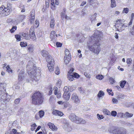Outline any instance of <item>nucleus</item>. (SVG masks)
I'll use <instances>...</instances> for the list:
<instances>
[{
  "label": "nucleus",
  "instance_id": "nucleus-17",
  "mask_svg": "<svg viewBox=\"0 0 134 134\" xmlns=\"http://www.w3.org/2000/svg\"><path fill=\"white\" fill-rule=\"evenodd\" d=\"M61 18L62 20H64V19H68L69 18L65 14V12H62L61 13Z\"/></svg>",
  "mask_w": 134,
  "mask_h": 134
},
{
  "label": "nucleus",
  "instance_id": "nucleus-48",
  "mask_svg": "<svg viewBox=\"0 0 134 134\" xmlns=\"http://www.w3.org/2000/svg\"><path fill=\"white\" fill-rule=\"evenodd\" d=\"M16 27L15 26H13L12 29L10 30V32L11 33L14 32V31L16 30Z\"/></svg>",
  "mask_w": 134,
  "mask_h": 134
},
{
  "label": "nucleus",
  "instance_id": "nucleus-33",
  "mask_svg": "<svg viewBox=\"0 0 134 134\" xmlns=\"http://www.w3.org/2000/svg\"><path fill=\"white\" fill-rule=\"evenodd\" d=\"M96 78L99 80H102L104 78V76L103 75H97Z\"/></svg>",
  "mask_w": 134,
  "mask_h": 134
},
{
  "label": "nucleus",
  "instance_id": "nucleus-20",
  "mask_svg": "<svg viewBox=\"0 0 134 134\" xmlns=\"http://www.w3.org/2000/svg\"><path fill=\"white\" fill-rule=\"evenodd\" d=\"M55 24V22L54 20V18H52L51 19V21L50 23V26L51 28L54 27Z\"/></svg>",
  "mask_w": 134,
  "mask_h": 134
},
{
  "label": "nucleus",
  "instance_id": "nucleus-51",
  "mask_svg": "<svg viewBox=\"0 0 134 134\" xmlns=\"http://www.w3.org/2000/svg\"><path fill=\"white\" fill-rule=\"evenodd\" d=\"M60 70L59 68L57 67L56 68L55 71V73L57 75H58L59 74Z\"/></svg>",
  "mask_w": 134,
  "mask_h": 134
},
{
  "label": "nucleus",
  "instance_id": "nucleus-52",
  "mask_svg": "<svg viewBox=\"0 0 134 134\" xmlns=\"http://www.w3.org/2000/svg\"><path fill=\"white\" fill-rule=\"evenodd\" d=\"M34 28L33 27H31L30 28V34H35Z\"/></svg>",
  "mask_w": 134,
  "mask_h": 134
},
{
  "label": "nucleus",
  "instance_id": "nucleus-35",
  "mask_svg": "<svg viewBox=\"0 0 134 134\" xmlns=\"http://www.w3.org/2000/svg\"><path fill=\"white\" fill-rule=\"evenodd\" d=\"M31 130L32 131H34L36 127L37 126V125H36L34 123L31 125Z\"/></svg>",
  "mask_w": 134,
  "mask_h": 134
},
{
  "label": "nucleus",
  "instance_id": "nucleus-43",
  "mask_svg": "<svg viewBox=\"0 0 134 134\" xmlns=\"http://www.w3.org/2000/svg\"><path fill=\"white\" fill-rule=\"evenodd\" d=\"M97 116L98 119L99 120H101L104 118V116L103 115H100L98 114H97Z\"/></svg>",
  "mask_w": 134,
  "mask_h": 134
},
{
  "label": "nucleus",
  "instance_id": "nucleus-15",
  "mask_svg": "<svg viewBox=\"0 0 134 134\" xmlns=\"http://www.w3.org/2000/svg\"><path fill=\"white\" fill-rule=\"evenodd\" d=\"M77 116H76L74 114L72 113L70 115L69 118L71 121L74 122Z\"/></svg>",
  "mask_w": 134,
  "mask_h": 134
},
{
  "label": "nucleus",
  "instance_id": "nucleus-47",
  "mask_svg": "<svg viewBox=\"0 0 134 134\" xmlns=\"http://www.w3.org/2000/svg\"><path fill=\"white\" fill-rule=\"evenodd\" d=\"M89 1L90 2V5L92 6H94V3L96 2L97 1L93 0H89Z\"/></svg>",
  "mask_w": 134,
  "mask_h": 134
},
{
  "label": "nucleus",
  "instance_id": "nucleus-56",
  "mask_svg": "<svg viewBox=\"0 0 134 134\" xmlns=\"http://www.w3.org/2000/svg\"><path fill=\"white\" fill-rule=\"evenodd\" d=\"M118 97L121 98L122 99H124L125 98V96L124 94L120 93L118 95Z\"/></svg>",
  "mask_w": 134,
  "mask_h": 134
},
{
  "label": "nucleus",
  "instance_id": "nucleus-7",
  "mask_svg": "<svg viewBox=\"0 0 134 134\" xmlns=\"http://www.w3.org/2000/svg\"><path fill=\"white\" fill-rule=\"evenodd\" d=\"M124 22V20L122 19H118L115 25V27L117 30L119 31H121L123 29V27L125 24H123Z\"/></svg>",
  "mask_w": 134,
  "mask_h": 134
},
{
  "label": "nucleus",
  "instance_id": "nucleus-60",
  "mask_svg": "<svg viewBox=\"0 0 134 134\" xmlns=\"http://www.w3.org/2000/svg\"><path fill=\"white\" fill-rule=\"evenodd\" d=\"M51 129L53 131H56L57 130V128L56 127L54 126V127L53 126V127H51Z\"/></svg>",
  "mask_w": 134,
  "mask_h": 134
},
{
  "label": "nucleus",
  "instance_id": "nucleus-61",
  "mask_svg": "<svg viewBox=\"0 0 134 134\" xmlns=\"http://www.w3.org/2000/svg\"><path fill=\"white\" fill-rule=\"evenodd\" d=\"M74 69L73 68H72L70 69V70L68 72L69 74H71L74 71Z\"/></svg>",
  "mask_w": 134,
  "mask_h": 134
},
{
  "label": "nucleus",
  "instance_id": "nucleus-8",
  "mask_svg": "<svg viewBox=\"0 0 134 134\" xmlns=\"http://www.w3.org/2000/svg\"><path fill=\"white\" fill-rule=\"evenodd\" d=\"M112 133L115 134H126V130L123 128H117L112 131Z\"/></svg>",
  "mask_w": 134,
  "mask_h": 134
},
{
  "label": "nucleus",
  "instance_id": "nucleus-2",
  "mask_svg": "<svg viewBox=\"0 0 134 134\" xmlns=\"http://www.w3.org/2000/svg\"><path fill=\"white\" fill-rule=\"evenodd\" d=\"M33 70H34L32 71H28V73L30 75L32 79L37 81H38L40 78L41 70L34 65L33 66Z\"/></svg>",
  "mask_w": 134,
  "mask_h": 134
},
{
  "label": "nucleus",
  "instance_id": "nucleus-57",
  "mask_svg": "<svg viewBox=\"0 0 134 134\" xmlns=\"http://www.w3.org/2000/svg\"><path fill=\"white\" fill-rule=\"evenodd\" d=\"M58 111L56 110H54L52 112V114L56 115H57L58 112Z\"/></svg>",
  "mask_w": 134,
  "mask_h": 134
},
{
  "label": "nucleus",
  "instance_id": "nucleus-54",
  "mask_svg": "<svg viewBox=\"0 0 134 134\" xmlns=\"http://www.w3.org/2000/svg\"><path fill=\"white\" fill-rule=\"evenodd\" d=\"M132 60L130 58H127V59L126 62L127 64H130L131 63Z\"/></svg>",
  "mask_w": 134,
  "mask_h": 134
},
{
  "label": "nucleus",
  "instance_id": "nucleus-37",
  "mask_svg": "<svg viewBox=\"0 0 134 134\" xmlns=\"http://www.w3.org/2000/svg\"><path fill=\"white\" fill-rule=\"evenodd\" d=\"M74 77L78 78L80 77V75L77 73L76 72H73L72 74Z\"/></svg>",
  "mask_w": 134,
  "mask_h": 134
},
{
  "label": "nucleus",
  "instance_id": "nucleus-46",
  "mask_svg": "<svg viewBox=\"0 0 134 134\" xmlns=\"http://www.w3.org/2000/svg\"><path fill=\"white\" fill-rule=\"evenodd\" d=\"M109 81L110 83L111 84H113V83H114L115 82L114 79L111 77H110L109 78Z\"/></svg>",
  "mask_w": 134,
  "mask_h": 134
},
{
  "label": "nucleus",
  "instance_id": "nucleus-6",
  "mask_svg": "<svg viewBox=\"0 0 134 134\" xmlns=\"http://www.w3.org/2000/svg\"><path fill=\"white\" fill-rule=\"evenodd\" d=\"M46 60L48 63L47 66L50 72H51L54 70V61L51 56H49L46 58Z\"/></svg>",
  "mask_w": 134,
  "mask_h": 134
},
{
  "label": "nucleus",
  "instance_id": "nucleus-50",
  "mask_svg": "<svg viewBox=\"0 0 134 134\" xmlns=\"http://www.w3.org/2000/svg\"><path fill=\"white\" fill-rule=\"evenodd\" d=\"M117 114V112L116 111H112L111 113V115L114 117Z\"/></svg>",
  "mask_w": 134,
  "mask_h": 134
},
{
  "label": "nucleus",
  "instance_id": "nucleus-29",
  "mask_svg": "<svg viewBox=\"0 0 134 134\" xmlns=\"http://www.w3.org/2000/svg\"><path fill=\"white\" fill-rule=\"evenodd\" d=\"M68 79L70 81H73L74 80V77L73 75L69 74L68 75Z\"/></svg>",
  "mask_w": 134,
  "mask_h": 134
},
{
  "label": "nucleus",
  "instance_id": "nucleus-41",
  "mask_svg": "<svg viewBox=\"0 0 134 134\" xmlns=\"http://www.w3.org/2000/svg\"><path fill=\"white\" fill-rule=\"evenodd\" d=\"M129 11V9L127 8H124L122 11L123 13L127 14Z\"/></svg>",
  "mask_w": 134,
  "mask_h": 134
},
{
  "label": "nucleus",
  "instance_id": "nucleus-14",
  "mask_svg": "<svg viewBox=\"0 0 134 134\" xmlns=\"http://www.w3.org/2000/svg\"><path fill=\"white\" fill-rule=\"evenodd\" d=\"M71 94L68 92H64L63 95L64 99L65 100H68L70 98Z\"/></svg>",
  "mask_w": 134,
  "mask_h": 134
},
{
  "label": "nucleus",
  "instance_id": "nucleus-49",
  "mask_svg": "<svg viewBox=\"0 0 134 134\" xmlns=\"http://www.w3.org/2000/svg\"><path fill=\"white\" fill-rule=\"evenodd\" d=\"M87 11L84 9H83L82 10L81 13H82L81 15L84 16L85 15L87 14Z\"/></svg>",
  "mask_w": 134,
  "mask_h": 134
},
{
  "label": "nucleus",
  "instance_id": "nucleus-19",
  "mask_svg": "<svg viewBox=\"0 0 134 134\" xmlns=\"http://www.w3.org/2000/svg\"><path fill=\"white\" fill-rule=\"evenodd\" d=\"M103 112L104 114L108 115H111V113L110 111L106 109H104L103 110Z\"/></svg>",
  "mask_w": 134,
  "mask_h": 134
},
{
  "label": "nucleus",
  "instance_id": "nucleus-34",
  "mask_svg": "<svg viewBox=\"0 0 134 134\" xmlns=\"http://www.w3.org/2000/svg\"><path fill=\"white\" fill-rule=\"evenodd\" d=\"M20 45L22 47H24L27 46V44L26 42H22L20 43Z\"/></svg>",
  "mask_w": 134,
  "mask_h": 134
},
{
  "label": "nucleus",
  "instance_id": "nucleus-32",
  "mask_svg": "<svg viewBox=\"0 0 134 134\" xmlns=\"http://www.w3.org/2000/svg\"><path fill=\"white\" fill-rule=\"evenodd\" d=\"M15 37L18 41H19L21 40V36L18 34H16L15 35Z\"/></svg>",
  "mask_w": 134,
  "mask_h": 134
},
{
  "label": "nucleus",
  "instance_id": "nucleus-26",
  "mask_svg": "<svg viewBox=\"0 0 134 134\" xmlns=\"http://www.w3.org/2000/svg\"><path fill=\"white\" fill-rule=\"evenodd\" d=\"M6 71L9 73H12V70L11 69L9 65H8L5 67Z\"/></svg>",
  "mask_w": 134,
  "mask_h": 134
},
{
  "label": "nucleus",
  "instance_id": "nucleus-62",
  "mask_svg": "<svg viewBox=\"0 0 134 134\" xmlns=\"http://www.w3.org/2000/svg\"><path fill=\"white\" fill-rule=\"evenodd\" d=\"M19 102L20 100L19 99H16L14 101V103L16 104H18L19 103Z\"/></svg>",
  "mask_w": 134,
  "mask_h": 134
},
{
  "label": "nucleus",
  "instance_id": "nucleus-3",
  "mask_svg": "<svg viewBox=\"0 0 134 134\" xmlns=\"http://www.w3.org/2000/svg\"><path fill=\"white\" fill-rule=\"evenodd\" d=\"M32 103L34 105L41 104L43 102L42 96L39 92H36L34 93L32 96Z\"/></svg>",
  "mask_w": 134,
  "mask_h": 134
},
{
  "label": "nucleus",
  "instance_id": "nucleus-4",
  "mask_svg": "<svg viewBox=\"0 0 134 134\" xmlns=\"http://www.w3.org/2000/svg\"><path fill=\"white\" fill-rule=\"evenodd\" d=\"M5 89L4 86V84L0 83V98L4 100L6 103L11 99V96L7 94H5Z\"/></svg>",
  "mask_w": 134,
  "mask_h": 134
},
{
  "label": "nucleus",
  "instance_id": "nucleus-9",
  "mask_svg": "<svg viewBox=\"0 0 134 134\" xmlns=\"http://www.w3.org/2000/svg\"><path fill=\"white\" fill-rule=\"evenodd\" d=\"M71 100L73 102L77 104L79 103L80 101V99L79 98L77 94L75 93H74L72 94Z\"/></svg>",
  "mask_w": 134,
  "mask_h": 134
},
{
  "label": "nucleus",
  "instance_id": "nucleus-39",
  "mask_svg": "<svg viewBox=\"0 0 134 134\" xmlns=\"http://www.w3.org/2000/svg\"><path fill=\"white\" fill-rule=\"evenodd\" d=\"M30 14L31 17H33L32 19L35 18V11L34 10H32L30 13Z\"/></svg>",
  "mask_w": 134,
  "mask_h": 134
},
{
  "label": "nucleus",
  "instance_id": "nucleus-28",
  "mask_svg": "<svg viewBox=\"0 0 134 134\" xmlns=\"http://www.w3.org/2000/svg\"><path fill=\"white\" fill-rule=\"evenodd\" d=\"M96 15L97 14L96 13H95L91 17L90 20L92 22L93 21L95 20L96 16Z\"/></svg>",
  "mask_w": 134,
  "mask_h": 134
},
{
  "label": "nucleus",
  "instance_id": "nucleus-36",
  "mask_svg": "<svg viewBox=\"0 0 134 134\" xmlns=\"http://www.w3.org/2000/svg\"><path fill=\"white\" fill-rule=\"evenodd\" d=\"M62 83L61 81L60 80H58L56 83V85L58 87H60Z\"/></svg>",
  "mask_w": 134,
  "mask_h": 134
},
{
  "label": "nucleus",
  "instance_id": "nucleus-53",
  "mask_svg": "<svg viewBox=\"0 0 134 134\" xmlns=\"http://www.w3.org/2000/svg\"><path fill=\"white\" fill-rule=\"evenodd\" d=\"M56 45L57 47H61L62 46V43L59 42H57L56 43Z\"/></svg>",
  "mask_w": 134,
  "mask_h": 134
},
{
  "label": "nucleus",
  "instance_id": "nucleus-59",
  "mask_svg": "<svg viewBox=\"0 0 134 134\" xmlns=\"http://www.w3.org/2000/svg\"><path fill=\"white\" fill-rule=\"evenodd\" d=\"M13 88H14L16 89H19L20 88V87L19 86H18L16 85H14L13 86Z\"/></svg>",
  "mask_w": 134,
  "mask_h": 134
},
{
  "label": "nucleus",
  "instance_id": "nucleus-18",
  "mask_svg": "<svg viewBox=\"0 0 134 134\" xmlns=\"http://www.w3.org/2000/svg\"><path fill=\"white\" fill-rule=\"evenodd\" d=\"M133 115V114L130 113L128 112H126L124 114V116L126 118H129L132 117Z\"/></svg>",
  "mask_w": 134,
  "mask_h": 134
},
{
  "label": "nucleus",
  "instance_id": "nucleus-23",
  "mask_svg": "<svg viewBox=\"0 0 134 134\" xmlns=\"http://www.w3.org/2000/svg\"><path fill=\"white\" fill-rule=\"evenodd\" d=\"M27 48L28 51L30 52H32L34 51V47L32 45H28Z\"/></svg>",
  "mask_w": 134,
  "mask_h": 134
},
{
  "label": "nucleus",
  "instance_id": "nucleus-10",
  "mask_svg": "<svg viewBox=\"0 0 134 134\" xmlns=\"http://www.w3.org/2000/svg\"><path fill=\"white\" fill-rule=\"evenodd\" d=\"M24 70L20 71L18 75V80L19 82H23L24 78Z\"/></svg>",
  "mask_w": 134,
  "mask_h": 134
},
{
  "label": "nucleus",
  "instance_id": "nucleus-22",
  "mask_svg": "<svg viewBox=\"0 0 134 134\" xmlns=\"http://www.w3.org/2000/svg\"><path fill=\"white\" fill-rule=\"evenodd\" d=\"M111 7L112 8L115 7L116 6V3L115 0H111Z\"/></svg>",
  "mask_w": 134,
  "mask_h": 134
},
{
  "label": "nucleus",
  "instance_id": "nucleus-5",
  "mask_svg": "<svg viewBox=\"0 0 134 134\" xmlns=\"http://www.w3.org/2000/svg\"><path fill=\"white\" fill-rule=\"evenodd\" d=\"M12 11L11 7L8 5L5 6L2 5L0 7V17L4 15H9Z\"/></svg>",
  "mask_w": 134,
  "mask_h": 134
},
{
  "label": "nucleus",
  "instance_id": "nucleus-13",
  "mask_svg": "<svg viewBox=\"0 0 134 134\" xmlns=\"http://www.w3.org/2000/svg\"><path fill=\"white\" fill-rule=\"evenodd\" d=\"M64 128L66 131L68 132L71 131L72 130V128L68 123L65 124Z\"/></svg>",
  "mask_w": 134,
  "mask_h": 134
},
{
  "label": "nucleus",
  "instance_id": "nucleus-64",
  "mask_svg": "<svg viewBox=\"0 0 134 134\" xmlns=\"http://www.w3.org/2000/svg\"><path fill=\"white\" fill-rule=\"evenodd\" d=\"M63 114L62 112L58 111V112L57 115L62 116L63 115Z\"/></svg>",
  "mask_w": 134,
  "mask_h": 134
},
{
  "label": "nucleus",
  "instance_id": "nucleus-25",
  "mask_svg": "<svg viewBox=\"0 0 134 134\" xmlns=\"http://www.w3.org/2000/svg\"><path fill=\"white\" fill-rule=\"evenodd\" d=\"M104 92L102 91H100L97 95V96L99 98H100L104 96Z\"/></svg>",
  "mask_w": 134,
  "mask_h": 134
},
{
  "label": "nucleus",
  "instance_id": "nucleus-27",
  "mask_svg": "<svg viewBox=\"0 0 134 134\" xmlns=\"http://www.w3.org/2000/svg\"><path fill=\"white\" fill-rule=\"evenodd\" d=\"M22 36L24 38L27 40L30 39V35L29 34H22Z\"/></svg>",
  "mask_w": 134,
  "mask_h": 134
},
{
  "label": "nucleus",
  "instance_id": "nucleus-12",
  "mask_svg": "<svg viewBox=\"0 0 134 134\" xmlns=\"http://www.w3.org/2000/svg\"><path fill=\"white\" fill-rule=\"evenodd\" d=\"M60 36V34H50V38L52 40L55 41L57 38Z\"/></svg>",
  "mask_w": 134,
  "mask_h": 134
},
{
  "label": "nucleus",
  "instance_id": "nucleus-58",
  "mask_svg": "<svg viewBox=\"0 0 134 134\" xmlns=\"http://www.w3.org/2000/svg\"><path fill=\"white\" fill-rule=\"evenodd\" d=\"M54 93L55 95H56L58 93V88L56 87H54Z\"/></svg>",
  "mask_w": 134,
  "mask_h": 134
},
{
  "label": "nucleus",
  "instance_id": "nucleus-45",
  "mask_svg": "<svg viewBox=\"0 0 134 134\" xmlns=\"http://www.w3.org/2000/svg\"><path fill=\"white\" fill-rule=\"evenodd\" d=\"M63 90L64 92H68L69 91V88L67 86H65L64 87Z\"/></svg>",
  "mask_w": 134,
  "mask_h": 134
},
{
  "label": "nucleus",
  "instance_id": "nucleus-42",
  "mask_svg": "<svg viewBox=\"0 0 134 134\" xmlns=\"http://www.w3.org/2000/svg\"><path fill=\"white\" fill-rule=\"evenodd\" d=\"M25 16L24 15H21L19 16V19L21 21H22L24 19Z\"/></svg>",
  "mask_w": 134,
  "mask_h": 134
},
{
  "label": "nucleus",
  "instance_id": "nucleus-11",
  "mask_svg": "<svg viewBox=\"0 0 134 134\" xmlns=\"http://www.w3.org/2000/svg\"><path fill=\"white\" fill-rule=\"evenodd\" d=\"M74 122L77 124L81 123L84 124L86 123V121L81 118H79L77 116Z\"/></svg>",
  "mask_w": 134,
  "mask_h": 134
},
{
  "label": "nucleus",
  "instance_id": "nucleus-44",
  "mask_svg": "<svg viewBox=\"0 0 134 134\" xmlns=\"http://www.w3.org/2000/svg\"><path fill=\"white\" fill-rule=\"evenodd\" d=\"M107 91L108 92L109 95H111L112 96L113 95V93L112 92V90L111 89H107Z\"/></svg>",
  "mask_w": 134,
  "mask_h": 134
},
{
  "label": "nucleus",
  "instance_id": "nucleus-38",
  "mask_svg": "<svg viewBox=\"0 0 134 134\" xmlns=\"http://www.w3.org/2000/svg\"><path fill=\"white\" fill-rule=\"evenodd\" d=\"M124 115V113L120 112L118 113L117 116L118 117L123 118Z\"/></svg>",
  "mask_w": 134,
  "mask_h": 134
},
{
  "label": "nucleus",
  "instance_id": "nucleus-30",
  "mask_svg": "<svg viewBox=\"0 0 134 134\" xmlns=\"http://www.w3.org/2000/svg\"><path fill=\"white\" fill-rule=\"evenodd\" d=\"M44 112L42 110L38 112V115L40 118H42L44 116Z\"/></svg>",
  "mask_w": 134,
  "mask_h": 134
},
{
  "label": "nucleus",
  "instance_id": "nucleus-16",
  "mask_svg": "<svg viewBox=\"0 0 134 134\" xmlns=\"http://www.w3.org/2000/svg\"><path fill=\"white\" fill-rule=\"evenodd\" d=\"M42 56L44 57H47L49 56H51L48 54V52L46 50H43L42 51Z\"/></svg>",
  "mask_w": 134,
  "mask_h": 134
},
{
  "label": "nucleus",
  "instance_id": "nucleus-55",
  "mask_svg": "<svg viewBox=\"0 0 134 134\" xmlns=\"http://www.w3.org/2000/svg\"><path fill=\"white\" fill-rule=\"evenodd\" d=\"M48 125L51 129V127H53V126L54 127V126H55L53 124L50 122L48 123Z\"/></svg>",
  "mask_w": 134,
  "mask_h": 134
},
{
  "label": "nucleus",
  "instance_id": "nucleus-31",
  "mask_svg": "<svg viewBox=\"0 0 134 134\" xmlns=\"http://www.w3.org/2000/svg\"><path fill=\"white\" fill-rule=\"evenodd\" d=\"M30 35V38H31L33 40H36V38L35 36V34H29Z\"/></svg>",
  "mask_w": 134,
  "mask_h": 134
},
{
  "label": "nucleus",
  "instance_id": "nucleus-21",
  "mask_svg": "<svg viewBox=\"0 0 134 134\" xmlns=\"http://www.w3.org/2000/svg\"><path fill=\"white\" fill-rule=\"evenodd\" d=\"M65 55L64 57H70L69 51L67 49H65Z\"/></svg>",
  "mask_w": 134,
  "mask_h": 134
},
{
  "label": "nucleus",
  "instance_id": "nucleus-24",
  "mask_svg": "<svg viewBox=\"0 0 134 134\" xmlns=\"http://www.w3.org/2000/svg\"><path fill=\"white\" fill-rule=\"evenodd\" d=\"M64 63L66 64H68L71 60V57H64Z\"/></svg>",
  "mask_w": 134,
  "mask_h": 134
},
{
  "label": "nucleus",
  "instance_id": "nucleus-40",
  "mask_svg": "<svg viewBox=\"0 0 134 134\" xmlns=\"http://www.w3.org/2000/svg\"><path fill=\"white\" fill-rule=\"evenodd\" d=\"M126 83V81H122L121 82L120 84V86L122 88H123L124 87Z\"/></svg>",
  "mask_w": 134,
  "mask_h": 134
},
{
  "label": "nucleus",
  "instance_id": "nucleus-63",
  "mask_svg": "<svg viewBox=\"0 0 134 134\" xmlns=\"http://www.w3.org/2000/svg\"><path fill=\"white\" fill-rule=\"evenodd\" d=\"M35 24L36 25V26L37 27L39 25V20H37L35 21Z\"/></svg>",
  "mask_w": 134,
  "mask_h": 134
},
{
  "label": "nucleus",
  "instance_id": "nucleus-1",
  "mask_svg": "<svg viewBox=\"0 0 134 134\" xmlns=\"http://www.w3.org/2000/svg\"><path fill=\"white\" fill-rule=\"evenodd\" d=\"M99 34H93L87 42L88 46L91 51L95 53L98 54L100 50L99 42L100 40Z\"/></svg>",
  "mask_w": 134,
  "mask_h": 134
}]
</instances>
